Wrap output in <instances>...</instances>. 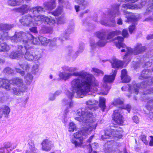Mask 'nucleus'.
<instances>
[{
    "instance_id": "12",
    "label": "nucleus",
    "mask_w": 153,
    "mask_h": 153,
    "mask_svg": "<svg viewBox=\"0 0 153 153\" xmlns=\"http://www.w3.org/2000/svg\"><path fill=\"white\" fill-rule=\"evenodd\" d=\"M122 109L120 108L115 110L113 114V119L117 123L121 124L123 122V117L120 113Z\"/></svg>"
},
{
    "instance_id": "14",
    "label": "nucleus",
    "mask_w": 153,
    "mask_h": 153,
    "mask_svg": "<svg viewBox=\"0 0 153 153\" xmlns=\"http://www.w3.org/2000/svg\"><path fill=\"white\" fill-rule=\"evenodd\" d=\"M138 0H118L119 1H123L127 3L126 4H124L122 5V7L126 9H134L137 7L136 5L134 3Z\"/></svg>"
},
{
    "instance_id": "44",
    "label": "nucleus",
    "mask_w": 153,
    "mask_h": 153,
    "mask_svg": "<svg viewBox=\"0 0 153 153\" xmlns=\"http://www.w3.org/2000/svg\"><path fill=\"white\" fill-rule=\"evenodd\" d=\"M25 81L27 85L30 84L32 82L33 79V76L31 74H29L25 76Z\"/></svg>"
},
{
    "instance_id": "10",
    "label": "nucleus",
    "mask_w": 153,
    "mask_h": 153,
    "mask_svg": "<svg viewBox=\"0 0 153 153\" xmlns=\"http://www.w3.org/2000/svg\"><path fill=\"white\" fill-rule=\"evenodd\" d=\"M66 96L68 98H65L62 100V103L67 109H68L73 107L74 106L72 98L74 96V94L73 92L67 91L66 92Z\"/></svg>"
},
{
    "instance_id": "49",
    "label": "nucleus",
    "mask_w": 153,
    "mask_h": 153,
    "mask_svg": "<svg viewBox=\"0 0 153 153\" xmlns=\"http://www.w3.org/2000/svg\"><path fill=\"white\" fill-rule=\"evenodd\" d=\"M9 57L12 59H17L20 58V57L18 52L13 51L10 54Z\"/></svg>"
},
{
    "instance_id": "39",
    "label": "nucleus",
    "mask_w": 153,
    "mask_h": 153,
    "mask_svg": "<svg viewBox=\"0 0 153 153\" xmlns=\"http://www.w3.org/2000/svg\"><path fill=\"white\" fill-rule=\"evenodd\" d=\"M105 101V98L102 97L100 98L99 106L103 111H104V110L106 107Z\"/></svg>"
},
{
    "instance_id": "54",
    "label": "nucleus",
    "mask_w": 153,
    "mask_h": 153,
    "mask_svg": "<svg viewBox=\"0 0 153 153\" xmlns=\"http://www.w3.org/2000/svg\"><path fill=\"white\" fill-rule=\"evenodd\" d=\"M56 39L54 38L50 40L49 42H50V48L51 49H53V47L56 48Z\"/></svg>"
},
{
    "instance_id": "50",
    "label": "nucleus",
    "mask_w": 153,
    "mask_h": 153,
    "mask_svg": "<svg viewBox=\"0 0 153 153\" xmlns=\"http://www.w3.org/2000/svg\"><path fill=\"white\" fill-rule=\"evenodd\" d=\"M97 143H92L91 146L90 144H87L88 148L89 149V152L90 153L94 149H96L97 146Z\"/></svg>"
},
{
    "instance_id": "37",
    "label": "nucleus",
    "mask_w": 153,
    "mask_h": 153,
    "mask_svg": "<svg viewBox=\"0 0 153 153\" xmlns=\"http://www.w3.org/2000/svg\"><path fill=\"white\" fill-rule=\"evenodd\" d=\"M18 64L24 70L26 71H28L30 69V65L27 62H25L22 64L18 63Z\"/></svg>"
},
{
    "instance_id": "52",
    "label": "nucleus",
    "mask_w": 153,
    "mask_h": 153,
    "mask_svg": "<svg viewBox=\"0 0 153 153\" xmlns=\"http://www.w3.org/2000/svg\"><path fill=\"white\" fill-rule=\"evenodd\" d=\"M68 131L70 132H72L76 129L75 125L73 122L70 123L69 124Z\"/></svg>"
},
{
    "instance_id": "33",
    "label": "nucleus",
    "mask_w": 153,
    "mask_h": 153,
    "mask_svg": "<svg viewBox=\"0 0 153 153\" xmlns=\"http://www.w3.org/2000/svg\"><path fill=\"white\" fill-rule=\"evenodd\" d=\"M10 48V46L5 42L0 44V52L8 51Z\"/></svg>"
},
{
    "instance_id": "15",
    "label": "nucleus",
    "mask_w": 153,
    "mask_h": 153,
    "mask_svg": "<svg viewBox=\"0 0 153 153\" xmlns=\"http://www.w3.org/2000/svg\"><path fill=\"white\" fill-rule=\"evenodd\" d=\"M80 74L77 72L71 73L62 72H60L59 76L61 79L66 81L70 78L71 76L79 75Z\"/></svg>"
},
{
    "instance_id": "59",
    "label": "nucleus",
    "mask_w": 153,
    "mask_h": 153,
    "mask_svg": "<svg viewBox=\"0 0 153 153\" xmlns=\"http://www.w3.org/2000/svg\"><path fill=\"white\" fill-rule=\"evenodd\" d=\"M7 99L6 96L4 95L2 93H0V102L3 103L6 101Z\"/></svg>"
},
{
    "instance_id": "24",
    "label": "nucleus",
    "mask_w": 153,
    "mask_h": 153,
    "mask_svg": "<svg viewBox=\"0 0 153 153\" xmlns=\"http://www.w3.org/2000/svg\"><path fill=\"white\" fill-rule=\"evenodd\" d=\"M121 78L123 83L128 82L131 80L130 77L127 74L126 70L125 69L121 71Z\"/></svg>"
},
{
    "instance_id": "11",
    "label": "nucleus",
    "mask_w": 153,
    "mask_h": 153,
    "mask_svg": "<svg viewBox=\"0 0 153 153\" xmlns=\"http://www.w3.org/2000/svg\"><path fill=\"white\" fill-rule=\"evenodd\" d=\"M23 16L20 19L21 23L24 26H31L34 24L33 21V16L32 13Z\"/></svg>"
},
{
    "instance_id": "1",
    "label": "nucleus",
    "mask_w": 153,
    "mask_h": 153,
    "mask_svg": "<svg viewBox=\"0 0 153 153\" xmlns=\"http://www.w3.org/2000/svg\"><path fill=\"white\" fill-rule=\"evenodd\" d=\"M80 74L78 76L73 79L71 82V89L73 91L77 93L79 98H82L84 96L91 95L95 96L94 93L97 90L99 82L97 80L93 82V76L92 74L82 71L77 72Z\"/></svg>"
},
{
    "instance_id": "41",
    "label": "nucleus",
    "mask_w": 153,
    "mask_h": 153,
    "mask_svg": "<svg viewBox=\"0 0 153 153\" xmlns=\"http://www.w3.org/2000/svg\"><path fill=\"white\" fill-rule=\"evenodd\" d=\"M62 69L64 71H68L69 73H73L75 72V71L77 70L76 67H69L68 66H64L62 67Z\"/></svg>"
},
{
    "instance_id": "7",
    "label": "nucleus",
    "mask_w": 153,
    "mask_h": 153,
    "mask_svg": "<svg viewBox=\"0 0 153 153\" xmlns=\"http://www.w3.org/2000/svg\"><path fill=\"white\" fill-rule=\"evenodd\" d=\"M113 73L111 75H105L103 78V87L105 88V92H102L101 93L103 95H106L109 90L110 89L109 83H112L115 78L117 73V70H112V73Z\"/></svg>"
},
{
    "instance_id": "5",
    "label": "nucleus",
    "mask_w": 153,
    "mask_h": 153,
    "mask_svg": "<svg viewBox=\"0 0 153 153\" xmlns=\"http://www.w3.org/2000/svg\"><path fill=\"white\" fill-rule=\"evenodd\" d=\"M96 36L99 39L98 41H96L94 39H90V42L91 49L94 51L95 48L98 46L103 47L105 46L108 42L106 33L104 31H98L95 33Z\"/></svg>"
},
{
    "instance_id": "17",
    "label": "nucleus",
    "mask_w": 153,
    "mask_h": 153,
    "mask_svg": "<svg viewBox=\"0 0 153 153\" xmlns=\"http://www.w3.org/2000/svg\"><path fill=\"white\" fill-rule=\"evenodd\" d=\"M42 150L48 151H50L53 145L52 142L49 140L46 139L41 143Z\"/></svg>"
},
{
    "instance_id": "20",
    "label": "nucleus",
    "mask_w": 153,
    "mask_h": 153,
    "mask_svg": "<svg viewBox=\"0 0 153 153\" xmlns=\"http://www.w3.org/2000/svg\"><path fill=\"white\" fill-rule=\"evenodd\" d=\"M32 14L33 19H34L35 23L37 25H40L43 21L44 18V15H38L37 14Z\"/></svg>"
},
{
    "instance_id": "47",
    "label": "nucleus",
    "mask_w": 153,
    "mask_h": 153,
    "mask_svg": "<svg viewBox=\"0 0 153 153\" xmlns=\"http://www.w3.org/2000/svg\"><path fill=\"white\" fill-rule=\"evenodd\" d=\"M7 4L8 6L13 7L19 4L18 1L16 0H9L7 1Z\"/></svg>"
},
{
    "instance_id": "36",
    "label": "nucleus",
    "mask_w": 153,
    "mask_h": 153,
    "mask_svg": "<svg viewBox=\"0 0 153 153\" xmlns=\"http://www.w3.org/2000/svg\"><path fill=\"white\" fill-rule=\"evenodd\" d=\"M11 37H10L8 36V32L5 31L2 32L0 33V43L2 41L7 39L10 38L11 39Z\"/></svg>"
},
{
    "instance_id": "23",
    "label": "nucleus",
    "mask_w": 153,
    "mask_h": 153,
    "mask_svg": "<svg viewBox=\"0 0 153 153\" xmlns=\"http://www.w3.org/2000/svg\"><path fill=\"white\" fill-rule=\"evenodd\" d=\"M2 87L7 90L10 89L9 81L7 79L0 78V88Z\"/></svg>"
},
{
    "instance_id": "34",
    "label": "nucleus",
    "mask_w": 153,
    "mask_h": 153,
    "mask_svg": "<svg viewBox=\"0 0 153 153\" xmlns=\"http://www.w3.org/2000/svg\"><path fill=\"white\" fill-rule=\"evenodd\" d=\"M97 103V102L94 100H89L86 102V104L87 105L91 106V108H89L90 110H95L97 108L94 106Z\"/></svg>"
},
{
    "instance_id": "46",
    "label": "nucleus",
    "mask_w": 153,
    "mask_h": 153,
    "mask_svg": "<svg viewBox=\"0 0 153 153\" xmlns=\"http://www.w3.org/2000/svg\"><path fill=\"white\" fill-rule=\"evenodd\" d=\"M91 72H94L97 75H103L104 74V72L97 68H93L92 69Z\"/></svg>"
},
{
    "instance_id": "38",
    "label": "nucleus",
    "mask_w": 153,
    "mask_h": 153,
    "mask_svg": "<svg viewBox=\"0 0 153 153\" xmlns=\"http://www.w3.org/2000/svg\"><path fill=\"white\" fill-rule=\"evenodd\" d=\"M45 21V23L46 24L52 25L55 23V20L51 17H47L44 16L43 21Z\"/></svg>"
},
{
    "instance_id": "55",
    "label": "nucleus",
    "mask_w": 153,
    "mask_h": 153,
    "mask_svg": "<svg viewBox=\"0 0 153 153\" xmlns=\"http://www.w3.org/2000/svg\"><path fill=\"white\" fill-rule=\"evenodd\" d=\"M69 34V33H68L67 32L64 33L62 34L59 38V40L61 41H62L67 39L68 38Z\"/></svg>"
},
{
    "instance_id": "29",
    "label": "nucleus",
    "mask_w": 153,
    "mask_h": 153,
    "mask_svg": "<svg viewBox=\"0 0 153 153\" xmlns=\"http://www.w3.org/2000/svg\"><path fill=\"white\" fill-rule=\"evenodd\" d=\"M29 9V8L27 5L24 4L20 7L16 9L15 10L16 12L24 14L27 13Z\"/></svg>"
},
{
    "instance_id": "64",
    "label": "nucleus",
    "mask_w": 153,
    "mask_h": 153,
    "mask_svg": "<svg viewBox=\"0 0 153 153\" xmlns=\"http://www.w3.org/2000/svg\"><path fill=\"white\" fill-rule=\"evenodd\" d=\"M41 30L44 33H48L50 31L49 28L46 27H43Z\"/></svg>"
},
{
    "instance_id": "18",
    "label": "nucleus",
    "mask_w": 153,
    "mask_h": 153,
    "mask_svg": "<svg viewBox=\"0 0 153 153\" xmlns=\"http://www.w3.org/2000/svg\"><path fill=\"white\" fill-rule=\"evenodd\" d=\"M146 48L145 46H143L140 43H138L134 47V49H133V53L134 55H137L141 53L144 52Z\"/></svg>"
},
{
    "instance_id": "13",
    "label": "nucleus",
    "mask_w": 153,
    "mask_h": 153,
    "mask_svg": "<svg viewBox=\"0 0 153 153\" xmlns=\"http://www.w3.org/2000/svg\"><path fill=\"white\" fill-rule=\"evenodd\" d=\"M123 41L124 39L123 37L120 36H117L115 39V45L116 47L119 48H124L121 50L122 52H127L126 48H130L127 47L126 45L123 43Z\"/></svg>"
},
{
    "instance_id": "51",
    "label": "nucleus",
    "mask_w": 153,
    "mask_h": 153,
    "mask_svg": "<svg viewBox=\"0 0 153 153\" xmlns=\"http://www.w3.org/2000/svg\"><path fill=\"white\" fill-rule=\"evenodd\" d=\"M75 1L79 4L81 5L84 7L86 6L88 4V2L86 0H74Z\"/></svg>"
},
{
    "instance_id": "40",
    "label": "nucleus",
    "mask_w": 153,
    "mask_h": 153,
    "mask_svg": "<svg viewBox=\"0 0 153 153\" xmlns=\"http://www.w3.org/2000/svg\"><path fill=\"white\" fill-rule=\"evenodd\" d=\"M39 40L42 44L44 46L47 45L50 42V40L42 36L39 37Z\"/></svg>"
},
{
    "instance_id": "27",
    "label": "nucleus",
    "mask_w": 153,
    "mask_h": 153,
    "mask_svg": "<svg viewBox=\"0 0 153 153\" xmlns=\"http://www.w3.org/2000/svg\"><path fill=\"white\" fill-rule=\"evenodd\" d=\"M14 26L13 24H7L0 23V31L8 30Z\"/></svg>"
},
{
    "instance_id": "30",
    "label": "nucleus",
    "mask_w": 153,
    "mask_h": 153,
    "mask_svg": "<svg viewBox=\"0 0 153 153\" xmlns=\"http://www.w3.org/2000/svg\"><path fill=\"white\" fill-rule=\"evenodd\" d=\"M124 63L123 61L119 60L117 59H114L111 63L112 67L113 68H119L122 67Z\"/></svg>"
},
{
    "instance_id": "58",
    "label": "nucleus",
    "mask_w": 153,
    "mask_h": 153,
    "mask_svg": "<svg viewBox=\"0 0 153 153\" xmlns=\"http://www.w3.org/2000/svg\"><path fill=\"white\" fill-rule=\"evenodd\" d=\"M123 103V101L120 99L115 100L113 102L114 105L117 106L119 105H121Z\"/></svg>"
},
{
    "instance_id": "9",
    "label": "nucleus",
    "mask_w": 153,
    "mask_h": 153,
    "mask_svg": "<svg viewBox=\"0 0 153 153\" xmlns=\"http://www.w3.org/2000/svg\"><path fill=\"white\" fill-rule=\"evenodd\" d=\"M24 56L26 60L30 61L34 60H38L41 57L40 55L38 54L37 52H34L31 48H28Z\"/></svg>"
},
{
    "instance_id": "42",
    "label": "nucleus",
    "mask_w": 153,
    "mask_h": 153,
    "mask_svg": "<svg viewBox=\"0 0 153 153\" xmlns=\"http://www.w3.org/2000/svg\"><path fill=\"white\" fill-rule=\"evenodd\" d=\"M84 48V44L82 42H80L79 44L78 50L76 52L75 54L76 56H77L79 54L82 53L83 52Z\"/></svg>"
},
{
    "instance_id": "48",
    "label": "nucleus",
    "mask_w": 153,
    "mask_h": 153,
    "mask_svg": "<svg viewBox=\"0 0 153 153\" xmlns=\"http://www.w3.org/2000/svg\"><path fill=\"white\" fill-rule=\"evenodd\" d=\"M12 92L13 94L18 96H19V95L21 94V93L23 92V91L21 89L15 88H12Z\"/></svg>"
},
{
    "instance_id": "57",
    "label": "nucleus",
    "mask_w": 153,
    "mask_h": 153,
    "mask_svg": "<svg viewBox=\"0 0 153 153\" xmlns=\"http://www.w3.org/2000/svg\"><path fill=\"white\" fill-rule=\"evenodd\" d=\"M3 72L4 73L12 74L13 73V70L9 67L6 68L3 70Z\"/></svg>"
},
{
    "instance_id": "28",
    "label": "nucleus",
    "mask_w": 153,
    "mask_h": 153,
    "mask_svg": "<svg viewBox=\"0 0 153 153\" xmlns=\"http://www.w3.org/2000/svg\"><path fill=\"white\" fill-rule=\"evenodd\" d=\"M0 111L1 112L2 115L4 114L5 117H7L10 112V108L8 106L4 105L0 107Z\"/></svg>"
},
{
    "instance_id": "8",
    "label": "nucleus",
    "mask_w": 153,
    "mask_h": 153,
    "mask_svg": "<svg viewBox=\"0 0 153 153\" xmlns=\"http://www.w3.org/2000/svg\"><path fill=\"white\" fill-rule=\"evenodd\" d=\"M110 131L107 130L105 131V135H102L101 139L102 140L109 138V137L112 138L114 137H118V135L119 134V132L121 130L120 127L112 126L111 127Z\"/></svg>"
},
{
    "instance_id": "43",
    "label": "nucleus",
    "mask_w": 153,
    "mask_h": 153,
    "mask_svg": "<svg viewBox=\"0 0 153 153\" xmlns=\"http://www.w3.org/2000/svg\"><path fill=\"white\" fill-rule=\"evenodd\" d=\"M153 93V88H151L149 90L146 91V92L143 94V95L141 96L142 98V100H148V96L147 95H145L147 94H151Z\"/></svg>"
},
{
    "instance_id": "26",
    "label": "nucleus",
    "mask_w": 153,
    "mask_h": 153,
    "mask_svg": "<svg viewBox=\"0 0 153 153\" xmlns=\"http://www.w3.org/2000/svg\"><path fill=\"white\" fill-rule=\"evenodd\" d=\"M123 13L124 15H126V17L127 18V22L135 21L137 20L136 17L133 13L126 10H123Z\"/></svg>"
},
{
    "instance_id": "62",
    "label": "nucleus",
    "mask_w": 153,
    "mask_h": 153,
    "mask_svg": "<svg viewBox=\"0 0 153 153\" xmlns=\"http://www.w3.org/2000/svg\"><path fill=\"white\" fill-rule=\"evenodd\" d=\"M15 69L17 73H19L21 75L23 76L25 74V72L24 71L22 70L21 69L17 68L16 66L15 67Z\"/></svg>"
},
{
    "instance_id": "3",
    "label": "nucleus",
    "mask_w": 153,
    "mask_h": 153,
    "mask_svg": "<svg viewBox=\"0 0 153 153\" xmlns=\"http://www.w3.org/2000/svg\"><path fill=\"white\" fill-rule=\"evenodd\" d=\"M120 4H115L111 6V8L108 9L107 13L105 16V18L108 19L109 22L105 20H102L100 21V23L106 26L114 27L116 24L114 18L120 15L119 7Z\"/></svg>"
},
{
    "instance_id": "35",
    "label": "nucleus",
    "mask_w": 153,
    "mask_h": 153,
    "mask_svg": "<svg viewBox=\"0 0 153 153\" xmlns=\"http://www.w3.org/2000/svg\"><path fill=\"white\" fill-rule=\"evenodd\" d=\"M121 32L120 30L112 31L108 33L107 35V39H110L114 36L121 34Z\"/></svg>"
},
{
    "instance_id": "6",
    "label": "nucleus",
    "mask_w": 153,
    "mask_h": 153,
    "mask_svg": "<svg viewBox=\"0 0 153 153\" xmlns=\"http://www.w3.org/2000/svg\"><path fill=\"white\" fill-rule=\"evenodd\" d=\"M93 126L92 128L91 126L89 127L88 126L85 128H84L81 131L74 133V137L76 139H78L79 141L78 142L75 139H73L71 140V142L72 143L74 144L76 147L80 146L83 143V140L85 138L86 136L90 134L93 129H95L96 128V126L95 125Z\"/></svg>"
},
{
    "instance_id": "16",
    "label": "nucleus",
    "mask_w": 153,
    "mask_h": 153,
    "mask_svg": "<svg viewBox=\"0 0 153 153\" xmlns=\"http://www.w3.org/2000/svg\"><path fill=\"white\" fill-rule=\"evenodd\" d=\"M22 42L25 45L24 47L21 45L18 46L17 51L21 58L24 56L28 48H30V47H29L26 43H24L23 42Z\"/></svg>"
},
{
    "instance_id": "32",
    "label": "nucleus",
    "mask_w": 153,
    "mask_h": 153,
    "mask_svg": "<svg viewBox=\"0 0 153 153\" xmlns=\"http://www.w3.org/2000/svg\"><path fill=\"white\" fill-rule=\"evenodd\" d=\"M44 8L41 6H38L36 7H33L30 10V12L32 14H37L41 13L43 11Z\"/></svg>"
},
{
    "instance_id": "63",
    "label": "nucleus",
    "mask_w": 153,
    "mask_h": 153,
    "mask_svg": "<svg viewBox=\"0 0 153 153\" xmlns=\"http://www.w3.org/2000/svg\"><path fill=\"white\" fill-rule=\"evenodd\" d=\"M31 152L27 151L26 153H36V149L34 145L31 146L30 148Z\"/></svg>"
},
{
    "instance_id": "60",
    "label": "nucleus",
    "mask_w": 153,
    "mask_h": 153,
    "mask_svg": "<svg viewBox=\"0 0 153 153\" xmlns=\"http://www.w3.org/2000/svg\"><path fill=\"white\" fill-rule=\"evenodd\" d=\"M124 38H127L129 36V34L128 32V31L127 29H124L121 32Z\"/></svg>"
},
{
    "instance_id": "4",
    "label": "nucleus",
    "mask_w": 153,
    "mask_h": 153,
    "mask_svg": "<svg viewBox=\"0 0 153 153\" xmlns=\"http://www.w3.org/2000/svg\"><path fill=\"white\" fill-rule=\"evenodd\" d=\"M76 114L79 117H77L75 118V120L80 122H82L85 126L84 127L88 126L89 127L90 126L92 128L93 126L95 125L96 126L97 125L96 124L91 125V123L94 122L95 120V118L94 117V116L92 114V113L90 111H88L87 109L85 108H80L78 109L76 111Z\"/></svg>"
},
{
    "instance_id": "31",
    "label": "nucleus",
    "mask_w": 153,
    "mask_h": 153,
    "mask_svg": "<svg viewBox=\"0 0 153 153\" xmlns=\"http://www.w3.org/2000/svg\"><path fill=\"white\" fill-rule=\"evenodd\" d=\"M151 71L148 69L143 70L140 76L139 77L140 79H143L149 77L151 75Z\"/></svg>"
},
{
    "instance_id": "61",
    "label": "nucleus",
    "mask_w": 153,
    "mask_h": 153,
    "mask_svg": "<svg viewBox=\"0 0 153 153\" xmlns=\"http://www.w3.org/2000/svg\"><path fill=\"white\" fill-rule=\"evenodd\" d=\"M38 67L39 65L38 64H35L33 65L31 69V72L33 73H35V71L38 69Z\"/></svg>"
},
{
    "instance_id": "22",
    "label": "nucleus",
    "mask_w": 153,
    "mask_h": 153,
    "mask_svg": "<svg viewBox=\"0 0 153 153\" xmlns=\"http://www.w3.org/2000/svg\"><path fill=\"white\" fill-rule=\"evenodd\" d=\"M56 0H50L48 2H45L43 4L44 7L48 10L53 9L56 7Z\"/></svg>"
},
{
    "instance_id": "21",
    "label": "nucleus",
    "mask_w": 153,
    "mask_h": 153,
    "mask_svg": "<svg viewBox=\"0 0 153 153\" xmlns=\"http://www.w3.org/2000/svg\"><path fill=\"white\" fill-rule=\"evenodd\" d=\"M127 53L123 57V62L128 63L131 59V54L133 53V50L131 48H126Z\"/></svg>"
},
{
    "instance_id": "56",
    "label": "nucleus",
    "mask_w": 153,
    "mask_h": 153,
    "mask_svg": "<svg viewBox=\"0 0 153 153\" xmlns=\"http://www.w3.org/2000/svg\"><path fill=\"white\" fill-rule=\"evenodd\" d=\"M65 20L63 17H58L56 20L57 23L58 24H61L65 23Z\"/></svg>"
},
{
    "instance_id": "2",
    "label": "nucleus",
    "mask_w": 153,
    "mask_h": 153,
    "mask_svg": "<svg viewBox=\"0 0 153 153\" xmlns=\"http://www.w3.org/2000/svg\"><path fill=\"white\" fill-rule=\"evenodd\" d=\"M11 38L12 42L16 43L22 41L26 43L30 48H31L32 44L36 45L39 44V37L38 38H35L29 33L16 32L15 35Z\"/></svg>"
},
{
    "instance_id": "53",
    "label": "nucleus",
    "mask_w": 153,
    "mask_h": 153,
    "mask_svg": "<svg viewBox=\"0 0 153 153\" xmlns=\"http://www.w3.org/2000/svg\"><path fill=\"white\" fill-rule=\"evenodd\" d=\"M62 12V7H59L55 11L52 12V14L55 16H57L61 14Z\"/></svg>"
},
{
    "instance_id": "19",
    "label": "nucleus",
    "mask_w": 153,
    "mask_h": 153,
    "mask_svg": "<svg viewBox=\"0 0 153 153\" xmlns=\"http://www.w3.org/2000/svg\"><path fill=\"white\" fill-rule=\"evenodd\" d=\"M9 83L13 85H16L20 87H23L24 85L23 80L22 79L18 77L9 81Z\"/></svg>"
},
{
    "instance_id": "45",
    "label": "nucleus",
    "mask_w": 153,
    "mask_h": 153,
    "mask_svg": "<svg viewBox=\"0 0 153 153\" xmlns=\"http://www.w3.org/2000/svg\"><path fill=\"white\" fill-rule=\"evenodd\" d=\"M146 108L149 110L153 109V99L149 100L146 105Z\"/></svg>"
},
{
    "instance_id": "25",
    "label": "nucleus",
    "mask_w": 153,
    "mask_h": 153,
    "mask_svg": "<svg viewBox=\"0 0 153 153\" xmlns=\"http://www.w3.org/2000/svg\"><path fill=\"white\" fill-rule=\"evenodd\" d=\"M139 85L138 84H135L133 85L132 87H131L130 84H128L127 86L130 93H132L133 91L135 94H137L139 92Z\"/></svg>"
}]
</instances>
